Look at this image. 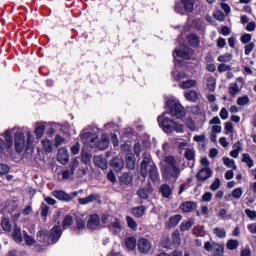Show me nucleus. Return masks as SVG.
Listing matches in <instances>:
<instances>
[{
    "instance_id": "obj_38",
    "label": "nucleus",
    "mask_w": 256,
    "mask_h": 256,
    "mask_svg": "<svg viewBox=\"0 0 256 256\" xmlns=\"http://www.w3.org/2000/svg\"><path fill=\"white\" fill-rule=\"evenodd\" d=\"M197 85V80L189 79L181 84V89H191V87H195Z\"/></svg>"
},
{
    "instance_id": "obj_21",
    "label": "nucleus",
    "mask_w": 256,
    "mask_h": 256,
    "mask_svg": "<svg viewBox=\"0 0 256 256\" xmlns=\"http://www.w3.org/2000/svg\"><path fill=\"white\" fill-rule=\"evenodd\" d=\"M181 219H183V217L179 214L170 217L169 221L166 223L167 229H171L172 227H176V225H179Z\"/></svg>"
},
{
    "instance_id": "obj_57",
    "label": "nucleus",
    "mask_w": 256,
    "mask_h": 256,
    "mask_svg": "<svg viewBox=\"0 0 256 256\" xmlns=\"http://www.w3.org/2000/svg\"><path fill=\"white\" fill-rule=\"evenodd\" d=\"M244 49H245V55H251V52L253 51V49H255V43L250 42L244 47Z\"/></svg>"
},
{
    "instance_id": "obj_39",
    "label": "nucleus",
    "mask_w": 256,
    "mask_h": 256,
    "mask_svg": "<svg viewBox=\"0 0 256 256\" xmlns=\"http://www.w3.org/2000/svg\"><path fill=\"white\" fill-rule=\"evenodd\" d=\"M223 163H224V165H226V167L233 169V171H235L237 169V165H235V160H233L231 158L224 157Z\"/></svg>"
},
{
    "instance_id": "obj_24",
    "label": "nucleus",
    "mask_w": 256,
    "mask_h": 256,
    "mask_svg": "<svg viewBox=\"0 0 256 256\" xmlns=\"http://www.w3.org/2000/svg\"><path fill=\"white\" fill-rule=\"evenodd\" d=\"M12 239H14L16 243H22L23 236L21 234V228H19V226H14Z\"/></svg>"
},
{
    "instance_id": "obj_48",
    "label": "nucleus",
    "mask_w": 256,
    "mask_h": 256,
    "mask_svg": "<svg viewBox=\"0 0 256 256\" xmlns=\"http://www.w3.org/2000/svg\"><path fill=\"white\" fill-rule=\"evenodd\" d=\"M239 92V85L237 83L230 84L229 87V94L232 95V97H235V95Z\"/></svg>"
},
{
    "instance_id": "obj_49",
    "label": "nucleus",
    "mask_w": 256,
    "mask_h": 256,
    "mask_svg": "<svg viewBox=\"0 0 256 256\" xmlns=\"http://www.w3.org/2000/svg\"><path fill=\"white\" fill-rule=\"evenodd\" d=\"M239 247V241L237 240H229L227 242V249H230L231 251L237 249Z\"/></svg>"
},
{
    "instance_id": "obj_43",
    "label": "nucleus",
    "mask_w": 256,
    "mask_h": 256,
    "mask_svg": "<svg viewBox=\"0 0 256 256\" xmlns=\"http://www.w3.org/2000/svg\"><path fill=\"white\" fill-rule=\"evenodd\" d=\"M231 59H233V54L226 53L224 55H220L217 60L220 63H229V61H231Z\"/></svg>"
},
{
    "instance_id": "obj_18",
    "label": "nucleus",
    "mask_w": 256,
    "mask_h": 256,
    "mask_svg": "<svg viewBox=\"0 0 256 256\" xmlns=\"http://www.w3.org/2000/svg\"><path fill=\"white\" fill-rule=\"evenodd\" d=\"M108 229H110V231H115V233H121V221L117 218H111V222L108 224Z\"/></svg>"
},
{
    "instance_id": "obj_4",
    "label": "nucleus",
    "mask_w": 256,
    "mask_h": 256,
    "mask_svg": "<svg viewBox=\"0 0 256 256\" xmlns=\"http://www.w3.org/2000/svg\"><path fill=\"white\" fill-rule=\"evenodd\" d=\"M165 167H164V175L167 179H174L177 181L179 179V175H181V170H179V166L177 165V161L173 156H167L165 158Z\"/></svg>"
},
{
    "instance_id": "obj_56",
    "label": "nucleus",
    "mask_w": 256,
    "mask_h": 256,
    "mask_svg": "<svg viewBox=\"0 0 256 256\" xmlns=\"http://www.w3.org/2000/svg\"><path fill=\"white\" fill-rule=\"evenodd\" d=\"M206 87L208 89V91H215V79L210 78L207 81Z\"/></svg>"
},
{
    "instance_id": "obj_14",
    "label": "nucleus",
    "mask_w": 256,
    "mask_h": 256,
    "mask_svg": "<svg viewBox=\"0 0 256 256\" xmlns=\"http://www.w3.org/2000/svg\"><path fill=\"white\" fill-rule=\"evenodd\" d=\"M140 253H149L151 251V242L147 238H140L137 243Z\"/></svg>"
},
{
    "instance_id": "obj_51",
    "label": "nucleus",
    "mask_w": 256,
    "mask_h": 256,
    "mask_svg": "<svg viewBox=\"0 0 256 256\" xmlns=\"http://www.w3.org/2000/svg\"><path fill=\"white\" fill-rule=\"evenodd\" d=\"M111 219H113L111 216H109L107 214H103L101 216L100 221H101L102 225H107V227H109V225L111 224V223H109L111 221Z\"/></svg>"
},
{
    "instance_id": "obj_55",
    "label": "nucleus",
    "mask_w": 256,
    "mask_h": 256,
    "mask_svg": "<svg viewBox=\"0 0 256 256\" xmlns=\"http://www.w3.org/2000/svg\"><path fill=\"white\" fill-rule=\"evenodd\" d=\"M249 103V96H242L237 99V105L243 106Z\"/></svg>"
},
{
    "instance_id": "obj_36",
    "label": "nucleus",
    "mask_w": 256,
    "mask_h": 256,
    "mask_svg": "<svg viewBox=\"0 0 256 256\" xmlns=\"http://www.w3.org/2000/svg\"><path fill=\"white\" fill-rule=\"evenodd\" d=\"M1 227L3 229V231H11L12 229V225H11V220H9V218H2L1 219Z\"/></svg>"
},
{
    "instance_id": "obj_28",
    "label": "nucleus",
    "mask_w": 256,
    "mask_h": 256,
    "mask_svg": "<svg viewBox=\"0 0 256 256\" xmlns=\"http://www.w3.org/2000/svg\"><path fill=\"white\" fill-rule=\"evenodd\" d=\"M181 1L186 13H193V7H195V0H181Z\"/></svg>"
},
{
    "instance_id": "obj_29",
    "label": "nucleus",
    "mask_w": 256,
    "mask_h": 256,
    "mask_svg": "<svg viewBox=\"0 0 256 256\" xmlns=\"http://www.w3.org/2000/svg\"><path fill=\"white\" fill-rule=\"evenodd\" d=\"M196 205L195 202H184L181 204L180 209L184 211V213H191L193 209H195Z\"/></svg>"
},
{
    "instance_id": "obj_44",
    "label": "nucleus",
    "mask_w": 256,
    "mask_h": 256,
    "mask_svg": "<svg viewBox=\"0 0 256 256\" xmlns=\"http://www.w3.org/2000/svg\"><path fill=\"white\" fill-rule=\"evenodd\" d=\"M213 233L220 239H225V237H227V232H225V229L222 228H214Z\"/></svg>"
},
{
    "instance_id": "obj_3",
    "label": "nucleus",
    "mask_w": 256,
    "mask_h": 256,
    "mask_svg": "<svg viewBox=\"0 0 256 256\" xmlns=\"http://www.w3.org/2000/svg\"><path fill=\"white\" fill-rule=\"evenodd\" d=\"M158 124L164 133H173V131H176V133H183L184 131L182 124H179L166 116H159Z\"/></svg>"
},
{
    "instance_id": "obj_32",
    "label": "nucleus",
    "mask_w": 256,
    "mask_h": 256,
    "mask_svg": "<svg viewBox=\"0 0 256 256\" xmlns=\"http://www.w3.org/2000/svg\"><path fill=\"white\" fill-rule=\"evenodd\" d=\"M242 163H246L249 169H251V167L255 165V162L253 161V159H251V156L249 155V153L242 154Z\"/></svg>"
},
{
    "instance_id": "obj_13",
    "label": "nucleus",
    "mask_w": 256,
    "mask_h": 256,
    "mask_svg": "<svg viewBox=\"0 0 256 256\" xmlns=\"http://www.w3.org/2000/svg\"><path fill=\"white\" fill-rule=\"evenodd\" d=\"M57 161L61 165H67L69 163V152L66 148H59L57 153Z\"/></svg>"
},
{
    "instance_id": "obj_45",
    "label": "nucleus",
    "mask_w": 256,
    "mask_h": 256,
    "mask_svg": "<svg viewBox=\"0 0 256 256\" xmlns=\"http://www.w3.org/2000/svg\"><path fill=\"white\" fill-rule=\"evenodd\" d=\"M23 235L26 245H28L29 247H31V245H35V238L27 234V232H23Z\"/></svg>"
},
{
    "instance_id": "obj_23",
    "label": "nucleus",
    "mask_w": 256,
    "mask_h": 256,
    "mask_svg": "<svg viewBox=\"0 0 256 256\" xmlns=\"http://www.w3.org/2000/svg\"><path fill=\"white\" fill-rule=\"evenodd\" d=\"M184 97L187 101H191L192 103H197L199 96L195 90H188L184 92Z\"/></svg>"
},
{
    "instance_id": "obj_7",
    "label": "nucleus",
    "mask_w": 256,
    "mask_h": 256,
    "mask_svg": "<svg viewBox=\"0 0 256 256\" xmlns=\"http://www.w3.org/2000/svg\"><path fill=\"white\" fill-rule=\"evenodd\" d=\"M15 150L17 153H23L25 149V134L23 132H16L14 136Z\"/></svg>"
},
{
    "instance_id": "obj_5",
    "label": "nucleus",
    "mask_w": 256,
    "mask_h": 256,
    "mask_svg": "<svg viewBox=\"0 0 256 256\" xmlns=\"http://www.w3.org/2000/svg\"><path fill=\"white\" fill-rule=\"evenodd\" d=\"M166 105L168 107V114L171 117H176V119H183L185 117V108L178 101L168 100Z\"/></svg>"
},
{
    "instance_id": "obj_17",
    "label": "nucleus",
    "mask_w": 256,
    "mask_h": 256,
    "mask_svg": "<svg viewBox=\"0 0 256 256\" xmlns=\"http://www.w3.org/2000/svg\"><path fill=\"white\" fill-rule=\"evenodd\" d=\"M80 137L84 143H96L98 137L91 132H82Z\"/></svg>"
},
{
    "instance_id": "obj_62",
    "label": "nucleus",
    "mask_w": 256,
    "mask_h": 256,
    "mask_svg": "<svg viewBox=\"0 0 256 256\" xmlns=\"http://www.w3.org/2000/svg\"><path fill=\"white\" fill-rule=\"evenodd\" d=\"M247 229L252 235H256V223L248 224Z\"/></svg>"
},
{
    "instance_id": "obj_22",
    "label": "nucleus",
    "mask_w": 256,
    "mask_h": 256,
    "mask_svg": "<svg viewBox=\"0 0 256 256\" xmlns=\"http://www.w3.org/2000/svg\"><path fill=\"white\" fill-rule=\"evenodd\" d=\"M96 147L100 149V151H104L109 147V137L106 134L101 135V141L97 143Z\"/></svg>"
},
{
    "instance_id": "obj_6",
    "label": "nucleus",
    "mask_w": 256,
    "mask_h": 256,
    "mask_svg": "<svg viewBox=\"0 0 256 256\" xmlns=\"http://www.w3.org/2000/svg\"><path fill=\"white\" fill-rule=\"evenodd\" d=\"M77 167H79V159L74 158L69 165V169L64 170L62 172V179L64 180L71 179L75 175V170L77 169Z\"/></svg>"
},
{
    "instance_id": "obj_59",
    "label": "nucleus",
    "mask_w": 256,
    "mask_h": 256,
    "mask_svg": "<svg viewBox=\"0 0 256 256\" xmlns=\"http://www.w3.org/2000/svg\"><path fill=\"white\" fill-rule=\"evenodd\" d=\"M79 151H81V144L77 142L75 145L71 147V153L72 155H79Z\"/></svg>"
},
{
    "instance_id": "obj_2",
    "label": "nucleus",
    "mask_w": 256,
    "mask_h": 256,
    "mask_svg": "<svg viewBox=\"0 0 256 256\" xmlns=\"http://www.w3.org/2000/svg\"><path fill=\"white\" fill-rule=\"evenodd\" d=\"M63 232L61 231V226H54L50 231L47 229H42L38 231L36 239L39 243L43 245H55L59 239H61Z\"/></svg>"
},
{
    "instance_id": "obj_8",
    "label": "nucleus",
    "mask_w": 256,
    "mask_h": 256,
    "mask_svg": "<svg viewBox=\"0 0 256 256\" xmlns=\"http://www.w3.org/2000/svg\"><path fill=\"white\" fill-rule=\"evenodd\" d=\"M122 151H127L125 156L126 167L130 170L135 169V155L131 153L129 145H124Z\"/></svg>"
},
{
    "instance_id": "obj_54",
    "label": "nucleus",
    "mask_w": 256,
    "mask_h": 256,
    "mask_svg": "<svg viewBox=\"0 0 256 256\" xmlns=\"http://www.w3.org/2000/svg\"><path fill=\"white\" fill-rule=\"evenodd\" d=\"M221 187V180L219 178H216L214 182L211 184L210 189L211 191H217Z\"/></svg>"
},
{
    "instance_id": "obj_58",
    "label": "nucleus",
    "mask_w": 256,
    "mask_h": 256,
    "mask_svg": "<svg viewBox=\"0 0 256 256\" xmlns=\"http://www.w3.org/2000/svg\"><path fill=\"white\" fill-rule=\"evenodd\" d=\"M218 71L219 73H225V71H231V66L225 63L219 64Z\"/></svg>"
},
{
    "instance_id": "obj_64",
    "label": "nucleus",
    "mask_w": 256,
    "mask_h": 256,
    "mask_svg": "<svg viewBox=\"0 0 256 256\" xmlns=\"http://www.w3.org/2000/svg\"><path fill=\"white\" fill-rule=\"evenodd\" d=\"M8 256H25V252H17L16 250H11Z\"/></svg>"
},
{
    "instance_id": "obj_9",
    "label": "nucleus",
    "mask_w": 256,
    "mask_h": 256,
    "mask_svg": "<svg viewBox=\"0 0 256 256\" xmlns=\"http://www.w3.org/2000/svg\"><path fill=\"white\" fill-rule=\"evenodd\" d=\"M191 55H193V50L187 46H183L181 49H175L173 53V57H181V59L189 60L191 59Z\"/></svg>"
},
{
    "instance_id": "obj_41",
    "label": "nucleus",
    "mask_w": 256,
    "mask_h": 256,
    "mask_svg": "<svg viewBox=\"0 0 256 256\" xmlns=\"http://www.w3.org/2000/svg\"><path fill=\"white\" fill-rule=\"evenodd\" d=\"M126 221H127L128 227L132 229V231H137V227H138L137 222L135 221V219H133V217L127 216Z\"/></svg>"
},
{
    "instance_id": "obj_15",
    "label": "nucleus",
    "mask_w": 256,
    "mask_h": 256,
    "mask_svg": "<svg viewBox=\"0 0 256 256\" xmlns=\"http://www.w3.org/2000/svg\"><path fill=\"white\" fill-rule=\"evenodd\" d=\"M110 166L116 172L123 171V167H125V162L123 161V158L116 156L110 161Z\"/></svg>"
},
{
    "instance_id": "obj_37",
    "label": "nucleus",
    "mask_w": 256,
    "mask_h": 256,
    "mask_svg": "<svg viewBox=\"0 0 256 256\" xmlns=\"http://www.w3.org/2000/svg\"><path fill=\"white\" fill-rule=\"evenodd\" d=\"M34 133L37 139H41L43 137V133H45V124H37Z\"/></svg>"
},
{
    "instance_id": "obj_50",
    "label": "nucleus",
    "mask_w": 256,
    "mask_h": 256,
    "mask_svg": "<svg viewBox=\"0 0 256 256\" xmlns=\"http://www.w3.org/2000/svg\"><path fill=\"white\" fill-rule=\"evenodd\" d=\"M174 9L177 13H179V15H185V7L183 6V2L176 3Z\"/></svg>"
},
{
    "instance_id": "obj_53",
    "label": "nucleus",
    "mask_w": 256,
    "mask_h": 256,
    "mask_svg": "<svg viewBox=\"0 0 256 256\" xmlns=\"http://www.w3.org/2000/svg\"><path fill=\"white\" fill-rule=\"evenodd\" d=\"M203 229L205 228L201 225L195 226L193 229L194 235H196V237H201L203 235Z\"/></svg>"
},
{
    "instance_id": "obj_61",
    "label": "nucleus",
    "mask_w": 256,
    "mask_h": 256,
    "mask_svg": "<svg viewBox=\"0 0 256 256\" xmlns=\"http://www.w3.org/2000/svg\"><path fill=\"white\" fill-rule=\"evenodd\" d=\"M41 215L42 217H47V215H49V206L45 203H42L41 205Z\"/></svg>"
},
{
    "instance_id": "obj_52",
    "label": "nucleus",
    "mask_w": 256,
    "mask_h": 256,
    "mask_svg": "<svg viewBox=\"0 0 256 256\" xmlns=\"http://www.w3.org/2000/svg\"><path fill=\"white\" fill-rule=\"evenodd\" d=\"M84 228H85V220H83L81 218H77L76 219V229L78 231H83Z\"/></svg>"
},
{
    "instance_id": "obj_31",
    "label": "nucleus",
    "mask_w": 256,
    "mask_h": 256,
    "mask_svg": "<svg viewBox=\"0 0 256 256\" xmlns=\"http://www.w3.org/2000/svg\"><path fill=\"white\" fill-rule=\"evenodd\" d=\"M188 43L191 47H199V36L197 34H190L188 36Z\"/></svg>"
},
{
    "instance_id": "obj_16",
    "label": "nucleus",
    "mask_w": 256,
    "mask_h": 256,
    "mask_svg": "<svg viewBox=\"0 0 256 256\" xmlns=\"http://www.w3.org/2000/svg\"><path fill=\"white\" fill-rule=\"evenodd\" d=\"M52 197H55V199H58L59 201H65L66 203H69V201H71V196H69V194H67L63 190L52 191Z\"/></svg>"
},
{
    "instance_id": "obj_42",
    "label": "nucleus",
    "mask_w": 256,
    "mask_h": 256,
    "mask_svg": "<svg viewBox=\"0 0 256 256\" xmlns=\"http://www.w3.org/2000/svg\"><path fill=\"white\" fill-rule=\"evenodd\" d=\"M72 223H73V217L70 215L65 216V218L62 221L63 229H69Z\"/></svg>"
},
{
    "instance_id": "obj_10",
    "label": "nucleus",
    "mask_w": 256,
    "mask_h": 256,
    "mask_svg": "<svg viewBox=\"0 0 256 256\" xmlns=\"http://www.w3.org/2000/svg\"><path fill=\"white\" fill-rule=\"evenodd\" d=\"M4 135L6 139V144L5 141L0 138V153H3L5 147H7V149H11V147H13V137L11 136V131L6 130Z\"/></svg>"
},
{
    "instance_id": "obj_30",
    "label": "nucleus",
    "mask_w": 256,
    "mask_h": 256,
    "mask_svg": "<svg viewBox=\"0 0 256 256\" xmlns=\"http://www.w3.org/2000/svg\"><path fill=\"white\" fill-rule=\"evenodd\" d=\"M125 245L129 251H133L137 247V240L134 237H128L125 239Z\"/></svg>"
},
{
    "instance_id": "obj_19",
    "label": "nucleus",
    "mask_w": 256,
    "mask_h": 256,
    "mask_svg": "<svg viewBox=\"0 0 256 256\" xmlns=\"http://www.w3.org/2000/svg\"><path fill=\"white\" fill-rule=\"evenodd\" d=\"M224 251H225V245L224 244H218V243H215V242L212 243L211 253H212L213 256H221V255H223Z\"/></svg>"
},
{
    "instance_id": "obj_47",
    "label": "nucleus",
    "mask_w": 256,
    "mask_h": 256,
    "mask_svg": "<svg viewBox=\"0 0 256 256\" xmlns=\"http://www.w3.org/2000/svg\"><path fill=\"white\" fill-rule=\"evenodd\" d=\"M184 155L188 161H195V150L187 149Z\"/></svg>"
},
{
    "instance_id": "obj_26",
    "label": "nucleus",
    "mask_w": 256,
    "mask_h": 256,
    "mask_svg": "<svg viewBox=\"0 0 256 256\" xmlns=\"http://www.w3.org/2000/svg\"><path fill=\"white\" fill-rule=\"evenodd\" d=\"M94 163L100 169H107V159L102 156H95Z\"/></svg>"
},
{
    "instance_id": "obj_11",
    "label": "nucleus",
    "mask_w": 256,
    "mask_h": 256,
    "mask_svg": "<svg viewBox=\"0 0 256 256\" xmlns=\"http://www.w3.org/2000/svg\"><path fill=\"white\" fill-rule=\"evenodd\" d=\"M87 227L91 231H95V229H99L101 227V218H99V215L92 214L87 222Z\"/></svg>"
},
{
    "instance_id": "obj_35",
    "label": "nucleus",
    "mask_w": 256,
    "mask_h": 256,
    "mask_svg": "<svg viewBox=\"0 0 256 256\" xmlns=\"http://www.w3.org/2000/svg\"><path fill=\"white\" fill-rule=\"evenodd\" d=\"M42 147L46 153H51L53 151V142L49 139L42 140Z\"/></svg>"
},
{
    "instance_id": "obj_63",
    "label": "nucleus",
    "mask_w": 256,
    "mask_h": 256,
    "mask_svg": "<svg viewBox=\"0 0 256 256\" xmlns=\"http://www.w3.org/2000/svg\"><path fill=\"white\" fill-rule=\"evenodd\" d=\"M157 256H183V254L179 251H174L172 253V255L165 253V252H161L160 254H158Z\"/></svg>"
},
{
    "instance_id": "obj_12",
    "label": "nucleus",
    "mask_w": 256,
    "mask_h": 256,
    "mask_svg": "<svg viewBox=\"0 0 256 256\" xmlns=\"http://www.w3.org/2000/svg\"><path fill=\"white\" fill-rule=\"evenodd\" d=\"M213 175V171L209 167H205L199 170V172L196 174L197 181H207Z\"/></svg>"
},
{
    "instance_id": "obj_33",
    "label": "nucleus",
    "mask_w": 256,
    "mask_h": 256,
    "mask_svg": "<svg viewBox=\"0 0 256 256\" xmlns=\"http://www.w3.org/2000/svg\"><path fill=\"white\" fill-rule=\"evenodd\" d=\"M241 143L237 142L233 145V150L230 152L231 157L237 159L239 157V153H241Z\"/></svg>"
},
{
    "instance_id": "obj_40",
    "label": "nucleus",
    "mask_w": 256,
    "mask_h": 256,
    "mask_svg": "<svg viewBox=\"0 0 256 256\" xmlns=\"http://www.w3.org/2000/svg\"><path fill=\"white\" fill-rule=\"evenodd\" d=\"M120 181L124 183V185H131V183H133V176L129 173H124L121 176Z\"/></svg>"
},
{
    "instance_id": "obj_60",
    "label": "nucleus",
    "mask_w": 256,
    "mask_h": 256,
    "mask_svg": "<svg viewBox=\"0 0 256 256\" xmlns=\"http://www.w3.org/2000/svg\"><path fill=\"white\" fill-rule=\"evenodd\" d=\"M214 18H216L217 21H224L225 14H223V11L218 10V11L214 12Z\"/></svg>"
},
{
    "instance_id": "obj_20",
    "label": "nucleus",
    "mask_w": 256,
    "mask_h": 256,
    "mask_svg": "<svg viewBox=\"0 0 256 256\" xmlns=\"http://www.w3.org/2000/svg\"><path fill=\"white\" fill-rule=\"evenodd\" d=\"M153 188L151 186H147L144 188H140L137 191V195L140 199H149V195H151Z\"/></svg>"
},
{
    "instance_id": "obj_34",
    "label": "nucleus",
    "mask_w": 256,
    "mask_h": 256,
    "mask_svg": "<svg viewBox=\"0 0 256 256\" xmlns=\"http://www.w3.org/2000/svg\"><path fill=\"white\" fill-rule=\"evenodd\" d=\"M194 224L193 220L183 221L180 225V231L185 233V231H189Z\"/></svg>"
},
{
    "instance_id": "obj_1",
    "label": "nucleus",
    "mask_w": 256,
    "mask_h": 256,
    "mask_svg": "<svg viewBox=\"0 0 256 256\" xmlns=\"http://www.w3.org/2000/svg\"><path fill=\"white\" fill-rule=\"evenodd\" d=\"M140 175L142 177L151 179L152 183H159V170L155 162L151 160V155L145 154L140 164Z\"/></svg>"
},
{
    "instance_id": "obj_25",
    "label": "nucleus",
    "mask_w": 256,
    "mask_h": 256,
    "mask_svg": "<svg viewBox=\"0 0 256 256\" xmlns=\"http://www.w3.org/2000/svg\"><path fill=\"white\" fill-rule=\"evenodd\" d=\"M160 193L162 194V197H164L165 199H169V197L173 195V191L171 190V187H169L168 184H163L160 187Z\"/></svg>"
},
{
    "instance_id": "obj_46",
    "label": "nucleus",
    "mask_w": 256,
    "mask_h": 256,
    "mask_svg": "<svg viewBox=\"0 0 256 256\" xmlns=\"http://www.w3.org/2000/svg\"><path fill=\"white\" fill-rule=\"evenodd\" d=\"M232 197L234 199H241V197L243 196V188L239 187V188H235L232 193H231Z\"/></svg>"
},
{
    "instance_id": "obj_27",
    "label": "nucleus",
    "mask_w": 256,
    "mask_h": 256,
    "mask_svg": "<svg viewBox=\"0 0 256 256\" xmlns=\"http://www.w3.org/2000/svg\"><path fill=\"white\" fill-rule=\"evenodd\" d=\"M145 211H147V207L137 206L132 208V215L137 218L143 217V215H145Z\"/></svg>"
}]
</instances>
